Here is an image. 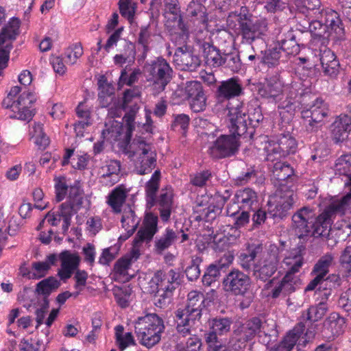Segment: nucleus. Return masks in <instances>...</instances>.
Wrapping results in <instances>:
<instances>
[{
    "instance_id": "nucleus-1",
    "label": "nucleus",
    "mask_w": 351,
    "mask_h": 351,
    "mask_svg": "<svg viewBox=\"0 0 351 351\" xmlns=\"http://www.w3.org/2000/svg\"><path fill=\"white\" fill-rule=\"evenodd\" d=\"M335 216L329 206L317 217L313 208L303 206L293 215L291 228L300 240L307 241L311 237L328 240Z\"/></svg>"
},
{
    "instance_id": "nucleus-2",
    "label": "nucleus",
    "mask_w": 351,
    "mask_h": 351,
    "mask_svg": "<svg viewBox=\"0 0 351 351\" xmlns=\"http://www.w3.org/2000/svg\"><path fill=\"white\" fill-rule=\"evenodd\" d=\"M227 25L231 29H237L242 43L246 44H252L268 31L267 20L254 17L247 6H241L239 11L230 12Z\"/></svg>"
},
{
    "instance_id": "nucleus-3",
    "label": "nucleus",
    "mask_w": 351,
    "mask_h": 351,
    "mask_svg": "<svg viewBox=\"0 0 351 351\" xmlns=\"http://www.w3.org/2000/svg\"><path fill=\"white\" fill-rule=\"evenodd\" d=\"M134 333L139 343L150 349L161 340L165 326L162 317L156 313H147L134 322Z\"/></svg>"
},
{
    "instance_id": "nucleus-4",
    "label": "nucleus",
    "mask_w": 351,
    "mask_h": 351,
    "mask_svg": "<svg viewBox=\"0 0 351 351\" xmlns=\"http://www.w3.org/2000/svg\"><path fill=\"white\" fill-rule=\"evenodd\" d=\"M265 322L259 317H253L240 324L233 331L230 343L235 350L245 347L246 343L253 340L256 337L268 335L265 330Z\"/></svg>"
},
{
    "instance_id": "nucleus-5",
    "label": "nucleus",
    "mask_w": 351,
    "mask_h": 351,
    "mask_svg": "<svg viewBox=\"0 0 351 351\" xmlns=\"http://www.w3.org/2000/svg\"><path fill=\"white\" fill-rule=\"evenodd\" d=\"M147 80L152 82L158 93L165 89L173 77V69L169 63L162 57L146 62L143 66Z\"/></svg>"
},
{
    "instance_id": "nucleus-6",
    "label": "nucleus",
    "mask_w": 351,
    "mask_h": 351,
    "mask_svg": "<svg viewBox=\"0 0 351 351\" xmlns=\"http://www.w3.org/2000/svg\"><path fill=\"white\" fill-rule=\"evenodd\" d=\"M226 107L228 110L230 121L228 128L230 132L239 138L241 136L251 138L254 130L249 125L250 115L246 114L243 104L237 101L235 106L232 105V103H228Z\"/></svg>"
},
{
    "instance_id": "nucleus-7",
    "label": "nucleus",
    "mask_w": 351,
    "mask_h": 351,
    "mask_svg": "<svg viewBox=\"0 0 351 351\" xmlns=\"http://www.w3.org/2000/svg\"><path fill=\"white\" fill-rule=\"evenodd\" d=\"M133 144L136 145V151H126L129 158L138 156L135 162V170L139 175H145L152 172L156 165V153L152 150V145L146 143L142 138L134 139Z\"/></svg>"
},
{
    "instance_id": "nucleus-8",
    "label": "nucleus",
    "mask_w": 351,
    "mask_h": 351,
    "mask_svg": "<svg viewBox=\"0 0 351 351\" xmlns=\"http://www.w3.org/2000/svg\"><path fill=\"white\" fill-rule=\"evenodd\" d=\"M232 320L230 317H217L209 322L210 330L204 334L208 351H226V346L218 338L230 331Z\"/></svg>"
},
{
    "instance_id": "nucleus-9",
    "label": "nucleus",
    "mask_w": 351,
    "mask_h": 351,
    "mask_svg": "<svg viewBox=\"0 0 351 351\" xmlns=\"http://www.w3.org/2000/svg\"><path fill=\"white\" fill-rule=\"evenodd\" d=\"M280 250L276 245H270L259 255L261 258L253 269L254 276L266 281L277 270L280 261Z\"/></svg>"
},
{
    "instance_id": "nucleus-10",
    "label": "nucleus",
    "mask_w": 351,
    "mask_h": 351,
    "mask_svg": "<svg viewBox=\"0 0 351 351\" xmlns=\"http://www.w3.org/2000/svg\"><path fill=\"white\" fill-rule=\"evenodd\" d=\"M294 191L291 186L280 184L276 191L273 202H269V213L274 218L282 219L288 214L294 203Z\"/></svg>"
},
{
    "instance_id": "nucleus-11",
    "label": "nucleus",
    "mask_w": 351,
    "mask_h": 351,
    "mask_svg": "<svg viewBox=\"0 0 351 351\" xmlns=\"http://www.w3.org/2000/svg\"><path fill=\"white\" fill-rule=\"evenodd\" d=\"M305 325L299 322L285 336L283 339L276 346L272 347L269 351H291L295 345L305 346L306 344L315 337V330L307 329L306 332Z\"/></svg>"
},
{
    "instance_id": "nucleus-12",
    "label": "nucleus",
    "mask_w": 351,
    "mask_h": 351,
    "mask_svg": "<svg viewBox=\"0 0 351 351\" xmlns=\"http://www.w3.org/2000/svg\"><path fill=\"white\" fill-rule=\"evenodd\" d=\"M328 105L324 99L317 97L313 103L309 105L306 102L303 107L301 114L303 119H310L307 130L311 132L317 131L318 128L324 123V120L328 116Z\"/></svg>"
},
{
    "instance_id": "nucleus-13",
    "label": "nucleus",
    "mask_w": 351,
    "mask_h": 351,
    "mask_svg": "<svg viewBox=\"0 0 351 351\" xmlns=\"http://www.w3.org/2000/svg\"><path fill=\"white\" fill-rule=\"evenodd\" d=\"M239 138L232 134H221L209 146L208 154L215 159H222L234 156L239 151Z\"/></svg>"
},
{
    "instance_id": "nucleus-14",
    "label": "nucleus",
    "mask_w": 351,
    "mask_h": 351,
    "mask_svg": "<svg viewBox=\"0 0 351 351\" xmlns=\"http://www.w3.org/2000/svg\"><path fill=\"white\" fill-rule=\"evenodd\" d=\"M284 263L289 267L281 280L284 287V296H287L294 292L298 285L300 284V279L295 276V274L298 273L303 265L304 258L300 252L291 253L284 259Z\"/></svg>"
},
{
    "instance_id": "nucleus-15",
    "label": "nucleus",
    "mask_w": 351,
    "mask_h": 351,
    "mask_svg": "<svg viewBox=\"0 0 351 351\" xmlns=\"http://www.w3.org/2000/svg\"><path fill=\"white\" fill-rule=\"evenodd\" d=\"M223 290L231 295L244 296L251 286V279L241 271L234 269L223 278Z\"/></svg>"
},
{
    "instance_id": "nucleus-16",
    "label": "nucleus",
    "mask_w": 351,
    "mask_h": 351,
    "mask_svg": "<svg viewBox=\"0 0 351 351\" xmlns=\"http://www.w3.org/2000/svg\"><path fill=\"white\" fill-rule=\"evenodd\" d=\"M328 43V40L324 39L319 49L314 50L318 53L315 55L319 58L324 75L335 78L339 73L340 63L335 52L327 47Z\"/></svg>"
},
{
    "instance_id": "nucleus-17",
    "label": "nucleus",
    "mask_w": 351,
    "mask_h": 351,
    "mask_svg": "<svg viewBox=\"0 0 351 351\" xmlns=\"http://www.w3.org/2000/svg\"><path fill=\"white\" fill-rule=\"evenodd\" d=\"M184 91L193 112H200L206 109L207 99L201 82L198 81L186 82Z\"/></svg>"
},
{
    "instance_id": "nucleus-18",
    "label": "nucleus",
    "mask_w": 351,
    "mask_h": 351,
    "mask_svg": "<svg viewBox=\"0 0 351 351\" xmlns=\"http://www.w3.org/2000/svg\"><path fill=\"white\" fill-rule=\"evenodd\" d=\"M319 15L325 23L328 38L331 36L333 39L338 40L345 38L344 25L337 12L326 8L319 12Z\"/></svg>"
},
{
    "instance_id": "nucleus-19",
    "label": "nucleus",
    "mask_w": 351,
    "mask_h": 351,
    "mask_svg": "<svg viewBox=\"0 0 351 351\" xmlns=\"http://www.w3.org/2000/svg\"><path fill=\"white\" fill-rule=\"evenodd\" d=\"M158 223L157 215L152 212L145 213L142 225L134 237L135 246L142 245L143 243L149 244L158 232Z\"/></svg>"
},
{
    "instance_id": "nucleus-20",
    "label": "nucleus",
    "mask_w": 351,
    "mask_h": 351,
    "mask_svg": "<svg viewBox=\"0 0 351 351\" xmlns=\"http://www.w3.org/2000/svg\"><path fill=\"white\" fill-rule=\"evenodd\" d=\"M285 85L278 74L265 79L264 83L260 84L258 89V95L267 99L278 103L284 97Z\"/></svg>"
},
{
    "instance_id": "nucleus-21",
    "label": "nucleus",
    "mask_w": 351,
    "mask_h": 351,
    "mask_svg": "<svg viewBox=\"0 0 351 351\" xmlns=\"http://www.w3.org/2000/svg\"><path fill=\"white\" fill-rule=\"evenodd\" d=\"M243 94L241 80L237 77H232L221 81L215 91V97L218 102L228 101Z\"/></svg>"
},
{
    "instance_id": "nucleus-22",
    "label": "nucleus",
    "mask_w": 351,
    "mask_h": 351,
    "mask_svg": "<svg viewBox=\"0 0 351 351\" xmlns=\"http://www.w3.org/2000/svg\"><path fill=\"white\" fill-rule=\"evenodd\" d=\"M173 62L183 71H194L201 64L199 56L187 45L178 47L173 56Z\"/></svg>"
},
{
    "instance_id": "nucleus-23",
    "label": "nucleus",
    "mask_w": 351,
    "mask_h": 351,
    "mask_svg": "<svg viewBox=\"0 0 351 351\" xmlns=\"http://www.w3.org/2000/svg\"><path fill=\"white\" fill-rule=\"evenodd\" d=\"M346 328V319L338 313H331L324 320L322 335L328 341L342 335Z\"/></svg>"
},
{
    "instance_id": "nucleus-24",
    "label": "nucleus",
    "mask_w": 351,
    "mask_h": 351,
    "mask_svg": "<svg viewBox=\"0 0 351 351\" xmlns=\"http://www.w3.org/2000/svg\"><path fill=\"white\" fill-rule=\"evenodd\" d=\"M164 16L166 27L170 30L181 29L184 32L181 10L178 0H163Z\"/></svg>"
},
{
    "instance_id": "nucleus-25",
    "label": "nucleus",
    "mask_w": 351,
    "mask_h": 351,
    "mask_svg": "<svg viewBox=\"0 0 351 351\" xmlns=\"http://www.w3.org/2000/svg\"><path fill=\"white\" fill-rule=\"evenodd\" d=\"M180 278L179 272L171 269L167 272L157 271L152 277L145 287L147 292L150 294L158 293L161 289L169 286L173 282H176Z\"/></svg>"
},
{
    "instance_id": "nucleus-26",
    "label": "nucleus",
    "mask_w": 351,
    "mask_h": 351,
    "mask_svg": "<svg viewBox=\"0 0 351 351\" xmlns=\"http://www.w3.org/2000/svg\"><path fill=\"white\" fill-rule=\"evenodd\" d=\"M284 100L278 103V108L285 109L287 111L295 110L296 108H302L306 105V102L311 97V95L307 93H299L298 89L293 86H285Z\"/></svg>"
},
{
    "instance_id": "nucleus-27",
    "label": "nucleus",
    "mask_w": 351,
    "mask_h": 351,
    "mask_svg": "<svg viewBox=\"0 0 351 351\" xmlns=\"http://www.w3.org/2000/svg\"><path fill=\"white\" fill-rule=\"evenodd\" d=\"M205 298L203 293L197 291L189 293L187 304L184 309H178L176 311H182L184 315L191 317L193 321H200L202 315V310L205 307Z\"/></svg>"
},
{
    "instance_id": "nucleus-28",
    "label": "nucleus",
    "mask_w": 351,
    "mask_h": 351,
    "mask_svg": "<svg viewBox=\"0 0 351 351\" xmlns=\"http://www.w3.org/2000/svg\"><path fill=\"white\" fill-rule=\"evenodd\" d=\"M61 262L60 268L58 271V276L60 280L66 281L69 279L73 272L78 268L80 258L76 253H71L69 250H64L59 254Z\"/></svg>"
},
{
    "instance_id": "nucleus-29",
    "label": "nucleus",
    "mask_w": 351,
    "mask_h": 351,
    "mask_svg": "<svg viewBox=\"0 0 351 351\" xmlns=\"http://www.w3.org/2000/svg\"><path fill=\"white\" fill-rule=\"evenodd\" d=\"M233 260V254L228 252H226L219 261L210 265L203 276V285L210 287L213 283L215 282L220 276V271L228 267L232 263Z\"/></svg>"
},
{
    "instance_id": "nucleus-30",
    "label": "nucleus",
    "mask_w": 351,
    "mask_h": 351,
    "mask_svg": "<svg viewBox=\"0 0 351 351\" xmlns=\"http://www.w3.org/2000/svg\"><path fill=\"white\" fill-rule=\"evenodd\" d=\"M174 193L171 186L162 188L159 196L156 197V204L159 206L160 217L163 222L169 220L173 202Z\"/></svg>"
},
{
    "instance_id": "nucleus-31",
    "label": "nucleus",
    "mask_w": 351,
    "mask_h": 351,
    "mask_svg": "<svg viewBox=\"0 0 351 351\" xmlns=\"http://www.w3.org/2000/svg\"><path fill=\"white\" fill-rule=\"evenodd\" d=\"M34 102V95L29 92H23L15 101L14 108L16 114H10L12 119H17L23 121L29 120L32 117L30 108Z\"/></svg>"
},
{
    "instance_id": "nucleus-32",
    "label": "nucleus",
    "mask_w": 351,
    "mask_h": 351,
    "mask_svg": "<svg viewBox=\"0 0 351 351\" xmlns=\"http://www.w3.org/2000/svg\"><path fill=\"white\" fill-rule=\"evenodd\" d=\"M350 131L351 117L347 114H340L331 125L332 136L336 143L346 139Z\"/></svg>"
},
{
    "instance_id": "nucleus-33",
    "label": "nucleus",
    "mask_w": 351,
    "mask_h": 351,
    "mask_svg": "<svg viewBox=\"0 0 351 351\" xmlns=\"http://www.w3.org/2000/svg\"><path fill=\"white\" fill-rule=\"evenodd\" d=\"M234 201H237L241 209L247 210L254 211L259 206L256 193L250 188L237 191L234 195Z\"/></svg>"
},
{
    "instance_id": "nucleus-34",
    "label": "nucleus",
    "mask_w": 351,
    "mask_h": 351,
    "mask_svg": "<svg viewBox=\"0 0 351 351\" xmlns=\"http://www.w3.org/2000/svg\"><path fill=\"white\" fill-rule=\"evenodd\" d=\"M128 190L123 184L114 188L107 196L106 203L115 214L121 213L128 197Z\"/></svg>"
},
{
    "instance_id": "nucleus-35",
    "label": "nucleus",
    "mask_w": 351,
    "mask_h": 351,
    "mask_svg": "<svg viewBox=\"0 0 351 351\" xmlns=\"http://www.w3.org/2000/svg\"><path fill=\"white\" fill-rule=\"evenodd\" d=\"M175 317L176 334L179 341H181V338L192 336L191 329L201 324L200 321L191 320V317L184 315L182 311H176Z\"/></svg>"
},
{
    "instance_id": "nucleus-36",
    "label": "nucleus",
    "mask_w": 351,
    "mask_h": 351,
    "mask_svg": "<svg viewBox=\"0 0 351 351\" xmlns=\"http://www.w3.org/2000/svg\"><path fill=\"white\" fill-rule=\"evenodd\" d=\"M277 43L281 51L287 55L295 56L300 51V45L296 41L294 32L292 29L280 33L278 36Z\"/></svg>"
},
{
    "instance_id": "nucleus-37",
    "label": "nucleus",
    "mask_w": 351,
    "mask_h": 351,
    "mask_svg": "<svg viewBox=\"0 0 351 351\" xmlns=\"http://www.w3.org/2000/svg\"><path fill=\"white\" fill-rule=\"evenodd\" d=\"M263 250L262 244H249L246 250L239 256V264L246 271L251 269L252 267L254 268L256 265L254 260L263 252Z\"/></svg>"
},
{
    "instance_id": "nucleus-38",
    "label": "nucleus",
    "mask_w": 351,
    "mask_h": 351,
    "mask_svg": "<svg viewBox=\"0 0 351 351\" xmlns=\"http://www.w3.org/2000/svg\"><path fill=\"white\" fill-rule=\"evenodd\" d=\"M98 100L101 108H108L115 99L114 88L104 76L98 80Z\"/></svg>"
},
{
    "instance_id": "nucleus-39",
    "label": "nucleus",
    "mask_w": 351,
    "mask_h": 351,
    "mask_svg": "<svg viewBox=\"0 0 351 351\" xmlns=\"http://www.w3.org/2000/svg\"><path fill=\"white\" fill-rule=\"evenodd\" d=\"M273 178L277 182L275 184L280 188V184L287 185L285 182H289V180L294 174V170L287 162L277 161L273 167Z\"/></svg>"
},
{
    "instance_id": "nucleus-40",
    "label": "nucleus",
    "mask_w": 351,
    "mask_h": 351,
    "mask_svg": "<svg viewBox=\"0 0 351 351\" xmlns=\"http://www.w3.org/2000/svg\"><path fill=\"white\" fill-rule=\"evenodd\" d=\"M200 47L203 51L205 63L210 67H219L223 64V57L220 51L213 45L203 42Z\"/></svg>"
},
{
    "instance_id": "nucleus-41",
    "label": "nucleus",
    "mask_w": 351,
    "mask_h": 351,
    "mask_svg": "<svg viewBox=\"0 0 351 351\" xmlns=\"http://www.w3.org/2000/svg\"><path fill=\"white\" fill-rule=\"evenodd\" d=\"M57 260V256L55 254H51L47 256L45 261L33 262L32 263V273L30 278L40 279L45 277L51 267L56 264Z\"/></svg>"
},
{
    "instance_id": "nucleus-42",
    "label": "nucleus",
    "mask_w": 351,
    "mask_h": 351,
    "mask_svg": "<svg viewBox=\"0 0 351 351\" xmlns=\"http://www.w3.org/2000/svg\"><path fill=\"white\" fill-rule=\"evenodd\" d=\"M161 173L160 170H156L151 178L145 186V197L147 204L154 206L156 204V193L160 186Z\"/></svg>"
},
{
    "instance_id": "nucleus-43",
    "label": "nucleus",
    "mask_w": 351,
    "mask_h": 351,
    "mask_svg": "<svg viewBox=\"0 0 351 351\" xmlns=\"http://www.w3.org/2000/svg\"><path fill=\"white\" fill-rule=\"evenodd\" d=\"M114 330L115 343L120 351H123L128 347L136 345L132 333L131 332H125L123 325H117Z\"/></svg>"
},
{
    "instance_id": "nucleus-44",
    "label": "nucleus",
    "mask_w": 351,
    "mask_h": 351,
    "mask_svg": "<svg viewBox=\"0 0 351 351\" xmlns=\"http://www.w3.org/2000/svg\"><path fill=\"white\" fill-rule=\"evenodd\" d=\"M141 219L135 213V211L130 206L124 209L121 217V222L122 227L127 232V237H131L137 230Z\"/></svg>"
},
{
    "instance_id": "nucleus-45",
    "label": "nucleus",
    "mask_w": 351,
    "mask_h": 351,
    "mask_svg": "<svg viewBox=\"0 0 351 351\" xmlns=\"http://www.w3.org/2000/svg\"><path fill=\"white\" fill-rule=\"evenodd\" d=\"M178 238V234L173 229L167 228L162 234L156 238L154 250L158 254H162L169 249Z\"/></svg>"
},
{
    "instance_id": "nucleus-46",
    "label": "nucleus",
    "mask_w": 351,
    "mask_h": 351,
    "mask_svg": "<svg viewBox=\"0 0 351 351\" xmlns=\"http://www.w3.org/2000/svg\"><path fill=\"white\" fill-rule=\"evenodd\" d=\"M328 311V306L326 303L320 302L317 305L311 306L306 311L302 312L301 315V318L302 322L305 326L306 324L303 322L305 321L306 322H309L311 324L316 322L320 320L326 313Z\"/></svg>"
},
{
    "instance_id": "nucleus-47",
    "label": "nucleus",
    "mask_w": 351,
    "mask_h": 351,
    "mask_svg": "<svg viewBox=\"0 0 351 351\" xmlns=\"http://www.w3.org/2000/svg\"><path fill=\"white\" fill-rule=\"evenodd\" d=\"M21 21L18 18L13 17L1 29L0 32V46L7 40H14L19 34Z\"/></svg>"
},
{
    "instance_id": "nucleus-48",
    "label": "nucleus",
    "mask_w": 351,
    "mask_h": 351,
    "mask_svg": "<svg viewBox=\"0 0 351 351\" xmlns=\"http://www.w3.org/2000/svg\"><path fill=\"white\" fill-rule=\"evenodd\" d=\"M315 17L316 19L309 23V30L314 36L313 42L321 45L324 39L328 40V36H327V30L323 19L320 15H316Z\"/></svg>"
},
{
    "instance_id": "nucleus-49",
    "label": "nucleus",
    "mask_w": 351,
    "mask_h": 351,
    "mask_svg": "<svg viewBox=\"0 0 351 351\" xmlns=\"http://www.w3.org/2000/svg\"><path fill=\"white\" fill-rule=\"evenodd\" d=\"M60 285L59 280L54 276H49L36 284V292L38 295L49 298L50 294L57 290Z\"/></svg>"
},
{
    "instance_id": "nucleus-50",
    "label": "nucleus",
    "mask_w": 351,
    "mask_h": 351,
    "mask_svg": "<svg viewBox=\"0 0 351 351\" xmlns=\"http://www.w3.org/2000/svg\"><path fill=\"white\" fill-rule=\"evenodd\" d=\"M237 241V237L234 235H226L225 234H217L213 238V241L208 245L215 252H223L228 250L231 245Z\"/></svg>"
},
{
    "instance_id": "nucleus-51",
    "label": "nucleus",
    "mask_w": 351,
    "mask_h": 351,
    "mask_svg": "<svg viewBox=\"0 0 351 351\" xmlns=\"http://www.w3.org/2000/svg\"><path fill=\"white\" fill-rule=\"evenodd\" d=\"M278 149H281L282 153L286 156L294 154L298 149V143L295 138L289 133L281 134L276 142Z\"/></svg>"
},
{
    "instance_id": "nucleus-52",
    "label": "nucleus",
    "mask_w": 351,
    "mask_h": 351,
    "mask_svg": "<svg viewBox=\"0 0 351 351\" xmlns=\"http://www.w3.org/2000/svg\"><path fill=\"white\" fill-rule=\"evenodd\" d=\"M77 116L82 119V120L77 121L75 123V128L84 129L91 125L90 114L91 110L90 107L86 104V101L84 100L80 102L75 108Z\"/></svg>"
},
{
    "instance_id": "nucleus-53",
    "label": "nucleus",
    "mask_w": 351,
    "mask_h": 351,
    "mask_svg": "<svg viewBox=\"0 0 351 351\" xmlns=\"http://www.w3.org/2000/svg\"><path fill=\"white\" fill-rule=\"evenodd\" d=\"M106 129L103 130L101 135L102 137L107 141L110 142L119 141L121 139L122 135H125V130L123 129V125L118 121H113L111 125L108 126L106 124Z\"/></svg>"
},
{
    "instance_id": "nucleus-54",
    "label": "nucleus",
    "mask_w": 351,
    "mask_h": 351,
    "mask_svg": "<svg viewBox=\"0 0 351 351\" xmlns=\"http://www.w3.org/2000/svg\"><path fill=\"white\" fill-rule=\"evenodd\" d=\"M83 53L84 50L82 44L75 43L64 49L62 56L66 64L73 65L82 57Z\"/></svg>"
},
{
    "instance_id": "nucleus-55",
    "label": "nucleus",
    "mask_w": 351,
    "mask_h": 351,
    "mask_svg": "<svg viewBox=\"0 0 351 351\" xmlns=\"http://www.w3.org/2000/svg\"><path fill=\"white\" fill-rule=\"evenodd\" d=\"M112 291L115 301L120 307L125 308L129 306L132 293L131 287L129 286L115 287Z\"/></svg>"
},
{
    "instance_id": "nucleus-56",
    "label": "nucleus",
    "mask_w": 351,
    "mask_h": 351,
    "mask_svg": "<svg viewBox=\"0 0 351 351\" xmlns=\"http://www.w3.org/2000/svg\"><path fill=\"white\" fill-rule=\"evenodd\" d=\"M77 204H74V202H70L66 201L60 205V211L58 214L62 218L63 223L62 226V233L65 234L69 226H71V218L73 215V210L75 206Z\"/></svg>"
},
{
    "instance_id": "nucleus-57",
    "label": "nucleus",
    "mask_w": 351,
    "mask_h": 351,
    "mask_svg": "<svg viewBox=\"0 0 351 351\" xmlns=\"http://www.w3.org/2000/svg\"><path fill=\"white\" fill-rule=\"evenodd\" d=\"M351 184V180H349ZM351 205V187L350 191L341 199H337L331 202L328 205L335 215H343L346 210L350 208Z\"/></svg>"
},
{
    "instance_id": "nucleus-58",
    "label": "nucleus",
    "mask_w": 351,
    "mask_h": 351,
    "mask_svg": "<svg viewBox=\"0 0 351 351\" xmlns=\"http://www.w3.org/2000/svg\"><path fill=\"white\" fill-rule=\"evenodd\" d=\"M178 282H173L169 286L160 290L159 292L154 293V304L160 308L167 306L170 302V299L173 295V291L176 289V285H178Z\"/></svg>"
},
{
    "instance_id": "nucleus-59",
    "label": "nucleus",
    "mask_w": 351,
    "mask_h": 351,
    "mask_svg": "<svg viewBox=\"0 0 351 351\" xmlns=\"http://www.w3.org/2000/svg\"><path fill=\"white\" fill-rule=\"evenodd\" d=\"M187 11L191 16L197 18V23H202L203 27H206L208 17L206 7L203 4L197 2H190Z\"/></svg>"
},
{
    "instance_id": "nucleus-60",
    "label": "nucleus",
    "mask_w": 351,
    "mask_h": 351,
    "mask_svg": "<svg viewBox=\"0 0 351 351\" xmlns=\"http://www.w3.org/2000/svg\"><path fill=\"white\" fill-rule=\"evenodd\" d=\"M53 181L56 200L60 202L66 197L71 183L65 176H56Z\"/></svg>"
},
{
    "instance_id": "nucleus-61",
    "label": "nucleus",
    "mask_w": 351,
    "mask_h": 351,
    "mask_svg": "<svg viewBox=\"0 0 351 351\" xmlns=\"http://www.w3.org/2000/svg\"><path fill=\"white\" fill-rule=\"evenodd\" d=\"M281 49L274 47L265 50L262 58L261 62L267 64L269 67L276 66L279 64L282 57Z\"/></svg>"
},
{
    "instance_id": "nucleus-62",
    "label": "nucleus",
    "mask_w": 351,
    "mask_h": 351,
    "mask_svg": "<svg viewBox=\"0 0 351 351\" xmlns=\"http://www.w3.org/2000/svg\"><path fill=\"white\" fill-rule=\"evenodd\" d=\"M335 171L351 180V154H343L338 158L335 163Z\"/></svg>"
},
{
    "instance_id": "nucleus-63",
    "label": "nucleus",
    "mask_w": 351,
    "mask_h": 351,
    "mask_svg": "<svg viewBox=\"0 0 351 351\" xmlns=\"http://www.w3.org/2000/svg\"><path fill=\"white\" fill-rule=\"evenodd\" d=\"M202 346V339L197 335H193L184 342L180 341L177 345V351H199Z\"/></svg>"
},
{
    "instance_id": "nucleus-64",
    "label": "nucleus",
    "mask_w": 351,
    "mask_h": 351,
    "mask_svg": "<svg viewBox=\"0 0 351 351\" xmlns=\"http://www.w3.org/2000/svg\"><path fill=\"white\" fill-rule=\"evenodd\" d=\"M222 62V66L234 73L239 71L242 66L240 56L236 53H224Z\"/></svg>"
}]
</instances>
